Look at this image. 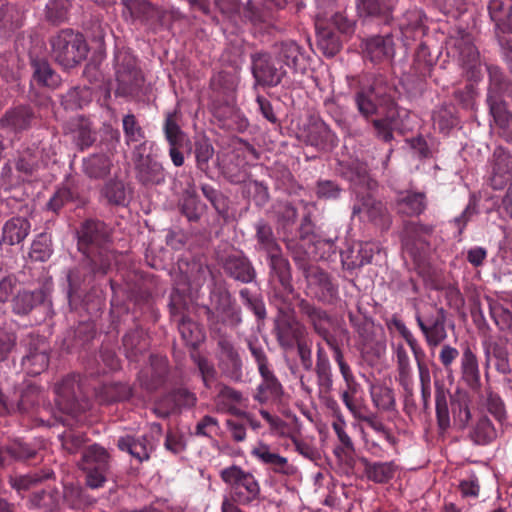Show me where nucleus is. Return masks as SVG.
Instances as JSON below:
<instances>
[{
    "label": "nucleus",
    "instance_id": "37",
    "mask_svg": "<svg viewBox=\"0 0 512 512\" xmlns=\"http://www.w3.org/2000/svg\"><path fill=\"white\" fill-rule=\"evenodd\" d=\"M33 80L40 86L55 89L60 85V76L46 60H32Z\"/></svg>",
    "mask_w": 512,
    "mask_h": 512
},
{
    "label": "nucleus",
    "instance_id": "54",
    "mask_svg": "<svg viewBox=\"0 0 512 512\" xmlns=\"http://www.w3.org/2000/svg\"><path fill=\"white\" fill-rule=\"evenodd\" d=\"M489 310L492 319L500 330L505 331L512 328V312L508 308L489 299Z\"/></svg>",
    "mask_w": 512,
    "mask_h": 512
},
{
    "label": "nucleus",
    "instance_id": "29",
    "mask_svg": "<svg viewBox=\"0 0 512 512\" xmlns=\"http://www.w3.org/2000/svg\"><path fill=\"white\" fill-rule=\"evenodd\" d=\"M30 222L24 217L9 219L2 229V242L8 245L21 243L30 233Z\"/></svg>",
    "mask_w": 512,
    "mask_h": 512
},
{
    "label": "nucleus",
    "instance_id": "64",
    "mask_svg": "<svg viewBox=\"0 0 512 512\" xmlns=\"http://www.w3.org/2000/svg\"><path fill=\"white\" fill-rule=\"evenodd\" d=\"M432 119L434 126L438 127L443 133H447L456 124L452 111L447 108L434 111Z\"/></svg>",
    "mask_w": 512,
    "mask_h": 512
},
{
    "label": "nucleus",
    "instance_id": "2",
    "mask_svg": "<svg viewBox=\"0 0 512 512\" xmlns=\"http://www.w3.org/2000/svg\"><path fill=\"white\" fill-rule=\"evenodd\" d=\"M489 88L487 103L494 122L501 130L502 136L512 140V114L507 110L504 98H512V83L505 80L503 73L498 67H488Z\"/></svg>",
    "mask_w": 512,
    "mask_h": 512
},
{
    "label": "nucleus",
    "instance_id": "19",
    "mask_svg": "<svg viewBox=\"0 0 512 512\" xmlns=\"http://www.w3.org/2000/svg\"><path fill=\"white\" fill-rule=\"evenodd\" d=\"M276 337L281 347L292 348L301 341L306 333L305 327L294 317L281 314L275 322Z\"/></svg>",
    "mask_w": 512,
    "mask_h": 512
},
{
    "label": "nucleus",
    "instance_id": "45",
    "mask_svg": "<svg viewBox=\"0 0 512 512\" xmlns=\"http://www.w3.org/2000/svg\"><path fill=\"white\" fill-rule=\"evenodd\" d=\"M435 409L438 428L445 432L450 427V413L448 407V392L437 386L435 392Z\"/></svg>",
    "mask_w": 512,
    "mask_h": 512
},
{
    "label": "nucleus",
    "instance_id": "42",
    "mask_svg": "<svg viewBox=\"0 0 512 512\" xmlns=\"http://www.w3.org/2000/svg\"><path fill=\"white\" fill-rule=\"evenodd\" d=\"M32 118L33 113L29 108L17 107L8 111L2 118L1 123L13 131H21L30 126Z\"/></svg>",
    "mask_w": 512,
    "mask_h": 512
},
{
    "label": "nucleus",
    "instance_id": "22",
    "mask_svg": "<svg viewBox=\"0 0 512 512\" xmlns=\"http://www.w3.org/2000/svg\"><path fill=\"white\" fill-rule=\"evenodd\" d=\"M305 277L315 297L319 300L327 301L337 293V288L331 282L329 275L318 267L306 270Z\"/></svg>",
    "mask_w": 512,
    "mask_h": 512
},
{
    "label": "nucleus",
    "instance_id": "56",
    "mask_svg": "<svg viewBox=\"0 0 512 512\" xmlns=\"http://www.w3.org/2000/svg\"><path fill=\"white\" fill-rule=\"evenodd\" d=\"M486 354H492L496 359L495 367L498 372L508 374L511 372L509 353L507 349L498 343H493L487 348Z\"/></svg>",
    "mask_w": 512,
    "mask_h": 512
},
{
    "label": "nucleus",
    "instance_id": "51",
    "mask_svg": "<svg viewBox=\"0 0 512 512\" xmlns=\"http://www.w3.org/2000/svg\"><path fill=\"white\" fill-rule=\"evenodd\" d=\"M238 82L236 73L221 71L212 77L211 87L218 93L229 95L236 90Z\"/></svg>",
    "mask_w": 512,
    "mask_h": 512
},
{
    "label": "nucleus",
    "instance_id": "32",
    "mask_svg": "<svg viewBox=\"0 0 512 512\" xmlns=\"http://www.w3.org/2000/svg\"><path fill=\"white\" fill-rule=\"evenodd\" d=\"M307 143L318 149H328L336 145L337 138L331 129L322 121L310 125Z\"/></svg>",
    "mask_w": 512,
    "mask_h": 512
},
{
    "label": "nucleus",
    "instance_id": "9",
    "mask_svg": "<svg viewBox=\"0 0 512 512\" xmlns=\"http://www.w3.org/2000/svg\"><path fill=\"white\" fill-rule=\"evenodd\" d=\"M223 481L231 486L232 498L239 504H249L260 494V487L255 477L237 466L221 471Z\"/></svg>",
    "mask_w": 512,
    "mask_h": 512
},
{
    "label": "nucleus",
    "instance_id": "52",
    "mask_svg": "<svg viewBox=\"0 0 512 512\" xmlns=\"http://www.w3.org/2000/svg\"><path fill=\"white\" fill-rule=\"evenodd\" d=\"M301 56V48L294 41L281 43L278 51V58L287 67L296 70L299 66Z\"/></svg>",
    "mask_w": 512,
    "mask_h": 512
},
{
    "label": "nucleus",
    "instance_id": "8",
    "mask_svg": "<svg viewBox=\"0 0 512 512\" xmlns=\"http://www.w3.org/2000/svg\"><path fill=\"white\" fill-rule=\"evenodd\" d=\"M79 467L86 474V485L91 489H98L107 481L109 454L103 447L91 445L84 450Z\"/></svg>",
    "mask_w": 512,
    "mask_h": 512
},
{
    "label": "nucleus",
    "instance_id": "28",
    "mask_svg": "<svg viewBox=\"0 0 512 512\" xmlns=\"http://www.w3.org/2000/svg\"><path fill=\"white\" fill-rule=\"evenodd\" d=\"M122 451H127L131 456L136 458L139 462L149 459L150 453L153 450V444L146 436L134 438L130 435L120 437L117 443Z\"/></svg>",
    "mask_w": 512,
    "mask_h": 512
},
{
    "label": "nucleus",
    "instance_id": "60",
    "mask_svg": "<svg viewBox=\"0 0 512 512\" xmlns=\"http://www.w3.org/2000/svg\"><path fill=\"white\" fill-rule=\"evenodd\" d=\"M256 231L258 242L262 245L263 249H265L268 254L279 249L277 243L274 240L270 226L264 222H259L256 226Z\"/></svg>",
    "mask_w": 512,
    "mask_h": 512
},
{
    "label": "nucleus",
    "instance_id": "43",
    "mask_svg": "<svg viewBox=\"0 0 512 512\" xmlns=\"http://www.w3.org/2000/svg\"><path fill=\"white\" fill-rule=\"evenodd\" d=\"M299 309L308 317L318 334L326 333V329H328V325L330 323V318L325 311L315 307L306 300L300 301Z\"/></svg>",
    "mask_w": 512,
    "mask_h": 512
},
{
    "label": "nucleus",
    "instance_id": "39",
    "mask_svg": "<svg viewBox=\"0 0 512 512\" xmlns=\"http://www.w3.org/2000/svg\"><path fill=\"white\" fill-rule=\"evenodd\" d=\"M71 134L73 141L81 149L91 146L96 140V135L91 129L90 122L82 117L72 121Z\"/></svg>",
    "mask_w": 512,
    "mask_h": 512
},
{
    "label": "nucleus",
    "instance_id": "20",
    "mask_svg": "<svg viewBox=\"0 0 512 512\" xmlns=\"http://www.w3.org/2000/svg\"><path fill=\"white\" fill-rule=\"evenodd\" d=\"M245 401L243 394L224 384L219 385V390L214 398L215 410L219 413L248 417V413L240 409Z\"/></svg>",
    "mask_w": 512,
    "mask_h": 512
},
{
    "label": "nucleus",
    "instance_id": "7",
    "mask_svg": "<svg viewBox=\"0 0 512 512\" xmlns=\"http://www.w3.org/2000/svg\"><path fill=\"white\" fill-rule=\"evenodd\" d=\"M488 10L512 73V0H490Z\"/></svg>",
    "mask_w": 512,
    "mask_h": 512
},
{
    "label": "nucleus",
    "instance_id": "23",
    "mask_svg": "<svg viewBox=\"0 0 512 512\" xmlns=\"http://www.w3.org/2000/svg\"><path fill=\"white\" fill-rule=\"evenodd\" d=\"M48 345L44 340H37L35 344H30L28 353L22 359V366L30 375L42 373L49 363Z\"/></svg>",
    "mask_w": 512,
    "mask_h": 512
},
{
    "label": "nucleus",
    "instance_id": "16",
    "mask_svg": "<svg viewBox=\"0 0 512 512\" xmlns=\"http://www.w3.org/2000/svg\"><path fill=\"white\" fill-rule=\"evenodd\" d=\"M390 325L393 326L399 332V334L406 341V343L408 344L413 353L414 359L417 363L420 386L431 385L430 371L424 362L426 356L425 351L420 346L418 340L414 337L413 333L407 328L405 323L397 316H393L391 318Z\"/></svg>",
    "mask_w": 512,
    "mask_h": 512
},
{
    "label": "nucleus",
    "instance_id": "1",
    "mask_svg": "<svg viewBox=\"0 0 512 512\" xmlns=\"http://www.w3.org/2000/svg\"><path fill=\"white\" fill-rule=\"evenodd\" d=\"M109 234L103 222L88 220L78 231L79 249L87 256L94 275H105L115 260V254L106 246Z\"/></svg>",
    "mask_w": 512,
    "mask_h": 512
},
{
    "label": "nucleus",
    "instance_id": "58",
    "mask_svg": "<svg viewBox=\"0 0 512 512\" xmlns=\"http://www.w3.org/2000/svg\"><path fill=\"white\" fill-rule=\"evenodd\" d=\"M123 345L128 358H135L146 347V344L142 343V333L138 330L127 333L123 337Z\"/></svg>",
    "mask_w": 512,
    "mask_h": 512
},
{
    "label": "nucleus",
    "instance_id": "17",
    "mask_svg": "<svg viewBox=\"0 0 512 512\" xmlns=\"http://www.w3.org/2000/svg\"><path fill=\"white\" fill-rule=\"evenodd\" d=\"M211 303L212 308L208 309V319L212 323L222 322L236 325L241 322L239 311L227 291L213 292Z\"/></svg>",
    "mask_w": 512,
    "mask_h": 512
},
{
    "label": "nucleus",
    "instance_id": "38",
    "mask_svg": "<svg viewBox=\"0 0 512 512\" xmlns=\"http://www.w3.org/2000/svg\"><path fill=\"white\" fill-rule=\"evenodd\" d=\"M392 0H359L357 10L361 17H384L387 19L392 12Z\"/></svg>",
    "mask_w": 512,
    "mask_h": 512
},
{
    "label": "nucleus",
    "instance_id": "27",
    "mask_svg": "<svg viewBox=\"0 0 512 512\" xmlns=\"http://www.w3.org/2000/svg\"><path fill=\"white\" fill-rule=\"evenodd\" d=\"M261 377V383L257 387L255 400L260 403L266 402L269 398H278L282 394V385L275 376L271 367H266L258 371Z\"/></svg>",
    "mask_w": 512,
    "mask_h": 512
},
{
    "label": "nucleus",
    "instance_id": "24",
    "mask_svg": "<svg viewBox=\"0 0 512 512\" xmlns=\"http://www.w3.org/2000/svg\"><path fill=\"white\" fill-rule=\"evenodd\" d=\"M394 52V42L390 35L374 36L364 43V56L375 63L391 59Z\"/></svg>",
    "mask_w": 512,
    "mask_h": 512
},
{
    "label": "nucleus",
    "instance_id": "47",
    "mask_svg": "<svg viewBox=\"0 0 512 512\" xmlns=\"http://www.w3.org/2000/svg\"><path fill=\"white\" fill-rule=\"evenodd\" d=\"M471 439L479 445H486L497 438V431L490 419L481 417L470 434Z\"/></svg>",
    "mask_w": 512,
    "mask_h": 512
},
{
    "label": "nucleus",
    "instance_id": "44",
    "mask_svg": "<svg viewBox=\"0 0 512 512\" xmlns=\"http://www.w3.org/2000/svg\"><path fill=\"white\" fill-rule=\"evenodd\" d=\"M370 394L374 406L382 411H393L396 407L394 392L391 388L383 385H373Z\"/></svg>",
    "mask_w": 512,
    "mask_h": 512
},
{
    "label": "nucleus",
    "instance_id": "49",
    "mask_svg": "<svg viewBox=\"0 0 512 512\" xmlns=\"http://www.w3.org/2000/svg\"><path fill=\"white\" fill-rule=\"evenodd\" d=\"M270 268L273 274L277 276L282 286L286 287L289 285L291 280L290 264L286 258H284L279 249L269 253Z\"/></svg>",
    "mask_w": 512,
    "mask_h": 512
},
{
    "label": "nucleus",
    "instance_id": "6",
    "mask_svg": "<svg viewBox=\"0 0 512 512\" xmlns=\"http://www.w3.org/2000/svg\"><path fill=\"white\" fill-rule=\"evenodd\" d=\"M389 87L382 76H367L355 95V103L361 115L368 118L377 113L378 107L388 101Z\"/></svg>",
    "mask_w": 512,
    "mask_h": 512
},
{
    "label": "nucleus",
    "instance_id": "40",
    "mask_svg": "<svg viewBox=\"0 0 512 512\" xmlns=\"http://www.w3.org/2000/svg\"><path fill=\"white\" fill-rule=\"evenodd\" d=\"M110 168L111 160L106 154H93L83 160V171L90 178H103Z\"/></svg>",
    "mask_w": 512,
    "mask_h": 512
},
{
    "label": "nucleus",
    "instance_id": "5",
    "mask_svg": "<svg viewBox=\"0 0 512 512\" xmlns=\"http://www.w3.org/2000/svg\"><path fill=\"white\" fill-rule=\"evenodd\" d=\"M117 89L121 96H138L143 83V76L137 67L136 58L126 50H119L115 55Z\"/></svg>",
    "mask_w": 512,
    "mask_h": 512
},
{
    "label": "nucleus",
    "instance_id": "12",
    "mask_svg": "<svg viewBox=\"0 0 512 512\" xmlns=\"http://www.w3.org/2000/svg\"><path fill=\"white\" fill-rule=\"evenodd\" d=\"M217 359L222 373L233 381H241L242 360L230 337L225 334L217 336Z\"/></svg>",
    "mask_w": 512,
    "mask_h": 512
},
{
    "label": "nucleus",
    "instance_id": "59",
    "mask_svg": "<svg viewBox=\"0 0 512 512\" xmlns=\"http://www.w3.org/2000/svg\"><path fill=\"white\" fill-rule=\"evenodd\" d=\"M179 331L182 338L191 346H196L203 338L197 324L190 320L182 319L179 324Z\"/></svg>",
    "mask_w": 512,
    "mask_h": 512
},
{
    "label": "nucleus",
    "instance_id": "13",
    "mask_svg": "<svg viewBox=\"0 0 512 512\" xmlns=\"http://www.w3.org/2000/svg\"><path fill=\"white\" fill-rule=\"evenodd\" d=\"M488 182L495 190H502L512 182V154L498 147L489 162Z\"/></svg>",
    "mask_w": 512,
    "mask_h": 512
},
{
    "label": "nucleus",
    "instance_id": "15",
    "mask_svg": "<svg viewBox=\"0 0 512 512\" xmlns=\"http://www.w3.org/2000/svg\"><path fill=\"white\" fill-rule=\"evenodd\" d=\"M79 379L78 375H68L54 387L57 405L68 414H74L83 408L78 403L81 393Z\"/></svg>",
    "mask_w": 512,
    "mask_h": 512
},
{
    "label": "nucleus",
    "instance_id": "10",
    "mask_svg": "<svg viewBox=\"0 0 512 512\" xmlns=\"http://www.w3.org/2000/svg\"><path fill=\"white\" fill-rule=\"evenodd\" d=\"M415 319L429 347H436L447 338L446 312L443 308L427 306L424 314L416 312Z\"/></svg>",
    "mask_w": 512,
    "mask_h": 512
},
{
    "label": "nucleus",
    "instance_id": "50",
    "mask_svg": "<svg viewBox=\"0 0 512 512\" xmlns=\"http://www.w3.org/2000/svg\"><path fill=\"white\" fill-rule=\"evenodd\" d=\"M331 408L335 410V420L332 423L333 431L335 432L339 442L341 443V449L346 451H354V444L350 436L347 434L346 422L343 415L340 413L338 404L336 401H332L330 404Z\"/></svg>",
    "mask_w": 512,
    "mask_h": 512
},
{
    "label": "nucleus",
    "instance_id": "57",
    "mask_svg": "<svg viewBox=\"0 0 512 512\" xmlns=\"http://www.w3.org/2000/svg\"><path fill=\"white\" fill-rule=\"evenodd\" d=\"M317 384L321 394H329L333 388V374L331 364L321 362L315 367Z\"/></svg>",
    "mask_w": 512,
    "mask_h": 512
},
{
    "label": "nucleus",
    "instance_id": "18",
    "mask_svg": "<svg viewBox=\"0 0 512 512\" xmlns=\"http://www.w3.org/2000/svg\"><path fill=\"white\" fill-rule=\"evenodd\" d=\"M252 73L258 84L276 86L286 72L282 68L275 67L268 54L260 53L253 56Z\"/></svg>",
    "mask_w": 512,
    "mask_h": 512
},
{
    "label": "nucleus",
    "instance_id": "62",
    "mask_svg": "<svg viewBox=\"0 0 512 512\" xmlns=\"http://www.w3.org/2000/svg\"><path fill=\"white\" fill-rule=\"evenodd\" d=\"M214 154L213 146L207 141H201L196 144L195 147V156L197 167L202 171L207 173L209 169V161Z\"/></svg>",
    "mask_w": 512,
    "mask_h": 512
},
{
    "label": "nucleus",
    "instance_id": "33",
    "mask_svg": "<svg viewBox=\"0 0 512 512\" xmlns=\"http://www.w3.org/2000/svg\"><path fill=\"white\" fill-rule=\"evenodd\" d=\"M364 465V472L367 478L375 483H387L390 481L397 470L394 461L389 462H370L368 459H361Z\"/></svg>",
    "mask_w": 512,
    "mask_h": 512
},
{
    "label": "nucleus",
    "instance_id": "25",
    "mask_svg": "<svg viewBox=\"0 0 512 512\" xmlns=\"http://www.w3.org/2000/svg\"><path fill=\"white\" fill-rule=\"evenodd\" d=\"M251 454L261 463L269 465L276 473L287 475L292 470V467L288 464V459L273 452L265 443H259L255 446Z\"/></svg>",
    "mask_w": 512,
    "mask_h": 512
},
{
    "label": "nucleus",
    "instance_id": "34",
    "mask_svg": "<svg viewBox=\"0 0 512 512\" xmlns=\"http://www.w3.org/2000/svg\"><path fill=\"white\" fill-rule=\"evenodd\" d=\"M41 157L42 149L38 145H33L23 150L16 161L17 172L28 179L39 168Z\"/></svg>",
    "mask_w": 512,
    "mask_h": 512
},
{
    "label": "nucleus",
    "instance_id": "61",
    "mask_svg": "<svg viewBox=\"0 0 512 512\" xmlns=\"http://www.w3.org/2000/svg\"><path fill=\"white\" fill-rule=\"evenodd\" d=\"M104 195L110 203L124 205L126 202L125 186L120 181H110L104 187Z\"/></svg>",
    "mask_w": 512,
    "mask_h": 512
},
{
    "label": "nucleus",
    "instance_id": "46",
    "mask_svg": "<svg viewBox=\"0 0 512 512\" xmlns=\"http://www.w3.org/2000/svg\"><path fill=\"white\" fill-rule=\"evenodd\" d=\"M398 370V381L404 390H409L412 384V368L410 358L403 345H398L395 350Z\"/></svg>",
    "mask_w": 512,
    "mask_h": 512
},
{
    "label": "nucleus",
    "instance_id": "3",
    "mask_svg": "<svg viewBox=\"0 0 512 512\" xmlns=\"http://www.w3.org/2000/svg\"><path fill=\"white\" fill-rule=\"evenodd\" d=\"M356 194L352 214L362 221H370L375 225L386 229L390 225V218L384 204L373 198L371 193L364 194V190H373L376 182L363 170L355 178L351 179Z\"/></svg>",
    "mask_w": 512,
    "mask_h": 512
},
{
    "label": "nucleus",
    "instance_id": "48",
    "mask_svg": "<svg viewBox=\"0 0 512 512\" xmlns=\"http://www.w3.org/2000/svg\"><path fill=\"white\" fill-rule=\"evenodd\" d=\"M181 211L189 221H197L202 212L203 205L198 199L194 188L187 189L182 198Z\"/></svg>",
    "mask_w": 512,
    "mask_h": 512
},
{
    "label": "nucleus",
    "instance_id": "63",
    "mask_svg": "<svg viewBox=\"0 0 512 512\" xmlns=\"http://www.w3.org/2000/svg\"><path fill=\"white\" fill-rule=\"evenodd\" d=\"M193 359L199 369L204 386L210 388L216 376L214 365L207 358L200 355L193 356Z\"/></svg>",
    "mask_w": 512,
    "mask_h": 512
},
{
    "label": "nucleus",
    "instance_id": "53",
    "mask_svg": "<svg viewBox=\"0 0 512 512\" xmlns=\"http://www.w3.org/2000/svg\"><path fill=\"white\" fill-rule=\"evenodd\" d=\"M451 409L455 424L460 428H464L471 418L467 397L465 395H459L452 398Z\"/></svg>",
    "mask_w": 512,
    "mask_h": 512
},
{
    "label": "nucleus",
    "instance_id": "55",
    "mask_svg": "<svg viewBox=\"0 0 512 512\" xmlns=\"http://www.w3.org/2000/svg\"><path fill=\"white\" fill-rule=\"evenodd\" d=\"M52 254L51 241L45 234H40L32 243L29 256L34 261L44 262Z\"/></svg>",
    "mask_w": 512,
    "mask_h": 512
},
{
    "label": "nucleus",
    "instance_id": "26",
    "mask_svg": "<svg viewBox=\"0 0 512 512\" xmlns=\"http://www.w3.org/2000/svg\"><path fill=\"white\" fill-rule=\"evenodd\" d=\"M224 269L231 277L243 283L252 282L256 276L250 261L246 257L238 254L227 257Z\"/></svg>",
    "mask_w": 512,
    "mask_h": 512
},
{
    "label": "nucleus",
    "instance_id": "31",
    "mask_svg": "<svg viewBox=\"0 0 512 512\" xmlns=\"http://www.w3.org/2000/svg\"><path fill=\"white\" fill-rule=\"evenodd\" d=\"M47 293L43 289L35 291H18L12 299L13 312L18 315L28 314L35 306L46 300Z\"/></svg>",
    "mask_w": 512,
    "mask_h": 512
},
{
    "label": "nucleus",
    "instance_id": "41",
    "mask_svg": "<svg viewBox=\"0 0 512 512\" xmlns=\"http://www.w3.org/2000/svg\"><path fill=\"white\" fill-rule=\"evenodd\" d=\"M122 125L125 143L129 146L135 144V147L143 144L145 145V151H147L145 133L136 117L133 114L125 115L122 120Z\"/></svg>",
    "mask_w": 512,
    "mask_h": 512
},
{
    "label": "nucleus",
    "instance_id": "11",
    "mask_svg": "<svg viewBox=\"0 0 512 512\" xmlns=\"http://www.w3.org/2000/svg\"><path fill=\"white\" fill-rule=\"evenodd\" d=\"M145 153V145L143 144L134 147L132 151V160L137 180L144 186L163 183L166 176L162 165L150 155H145Z\"/></svg>",
    "mask_w": 512,
    "mask_h": 512
},
{
    "label": "nucleus",
    "instance_id": "21",
    "mask_svg": "<svg viewBox=\"0 0 512 512\" xmlns=\"http://www.w3.org/2000/svg\"><path fill=\"white\" fill-rule=\"evenodd\" d=\"M455 53H457L462 65L466 68L468 77L478 81L481 76V62L479 52L468 38H461L454 42Z\"/></svg>",
    "mask_w": 512,
    "mask_h": 512
},
{
    "label": "nucleus",
    "instance_id": "35",
    "mask_svg": "<svg viewBox=\"0 0 512 512\" xmlns=\"http://www.w3.org/2000/svg\"><path fill=\"white\" fill-rule=\"evenodd\" d=\"M151 379L148 372H141L139 380L148 390L156 389L164 380L167 374V359L162 356H151L150 358Z\"/></svg>",
    "mask_w": 512,
    "mask_h": 512
},
{
    "label": "nucleus",
    "instance_id": "4",
    "mask_svg": "<svg viewBox=\"0 0 512 512\" xmlns=\"http://www.w3.org/2000/svg\"><path fill=\"white\" fill-rule=\"evenodd\" d=\"M51 54L63 68L69 69L79 64L87 54V46L80 34L63 30L51 38Z\"/></svg>",
    "mask_w": 512,
    "mask_h": 512
},
{
    "label": "nucleus",
    "instance_id": "36",
    "mask_svg": "<svg viewBox=\"0 0 512 512\" xmlns=\"http://www.w3.org/2000/svg\"><path fill=\"white\" fill-rule=\"evenodd\" d=\"M461 371L464 381L472 388L477 389L480 386V370L476 355L466 347L461 357Z\"/></svg>",
    "mask_w": 512,
    "mask_h": 512
},
{
    "label": "nucleus",
    "instance_id": "14",
    "mask_svg": "<svg viewBox=\"0 0 512 512\" xmlns=\"http://www.w3.org/2000/svg\"><path fill=\"white\" fill-rule=\"evenodd\" d=\"M122 2L125 6L124 15L128 13L132 18H156L161 25H169L181 17V13L177 9L165 10L144 0H122Z\"/></svg>",
    "mask_w": 512,
    "mask_h": 512
},
{
    "label": "nucleus",
    "instance_id": "30",
    "mask_svg": "<svg viewBox=\"0 0 512 512\" xmlns=\"http://www.w3.org/2000/svg\"><path fill=\"white\" fill-rule=\"evenodd\" d=\"M396 208L402 215L418 216L426 208L425 194L413 191L402 192L397 198Z\"/></svg>",
    "mask_w": 512,
    "mask_h": 512
}]
</instances>
